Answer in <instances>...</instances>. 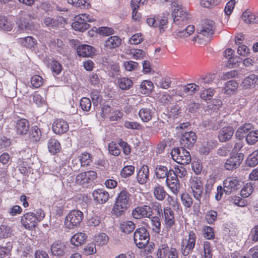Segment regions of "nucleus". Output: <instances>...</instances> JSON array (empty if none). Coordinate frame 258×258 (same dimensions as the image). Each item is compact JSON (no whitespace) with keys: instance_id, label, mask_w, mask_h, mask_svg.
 Returning <instances> with one entry per match:
<instances>
[{"instance_id":"obj_8","label":"nucleus","mask_w":258,"mask_h":258,"mask_svg":"<svg viewBox=\"0 0 258 258\" xmlns=\"http://www.w3.org/2000/svg\"><path fill=\"white\" fill-rule=\"evenodd\" d=\"M196 240V235L195 233L192 231H190L188 239H185L186 243L185 244L183 240L181 242V252L183 255L186 256L192 251L195 246Z\"/></svg>"},{"instance_id":"obj_9","label":"nucleus","mask_w":258,"mask_h":258,"mask_svg":"<svg viewBox=\"0 0 258 258\" xmlns=\"http://www.w3.org/2000/svg\"><path fill=\"white\" fill-rule=\"evenodd\" d=\"M215 31L214 22L211 20L203 21L197 28V32L205 36L212 35Z\"/></svg>"},{"instance_id":"obj_60","label":"nucleus","mask_w":258,"mask_h":258,"mask_svg":"<svg viewBox=\"0 0 258 258\" xmlns=\"http://www.w3.org/2000/svg\"><path fill=\"white\" fill-rule=\"evenodd\" d=\"M96 252V245L94 243H88L84 248L83 253L86 255L92 254Z\"/></svg>"},{"instance_id":"obj_50","label":"nucleus","mask_w":258,"mask_h":258,"mask_svg":"<svg viewBox=\"0 0 258 258\" xmlns=\"http://www.w3.org/2000/svg\"><path fill=\"white\" fill-rule=\"evenodd\" d=\"M215 92V90L211 88L205 89L201 92L200 97L204 100H210L213 97Z\"/></svg>"},{"instance_id":"obj_35","label":"nucleus","mask_w":258,"mask_h":258,"mask_svg":"<svg viewBox=\"0 0 258 258\" xmlns=\"http://www.w3.org/2000/svg\"><path fill=\"white\" fill-rule=\"evenodd\" d=\"M238 86V84L235 81H228L223 89V92L228 95L233 94L237 90Z\"/></svg>"},{"instance_id":"obj_47","label":"nucleus","mask_w":258,"mask_h":258,"mask_svg":"<svg viewBox=\"0 0 258 258\" xmlns=\"http://www.w3.org/2000/svg\"><path fill=\"white\" fill-rule=\"evenodd\" d=\"M59 23L58 20L49 17H45L43 19V24L47 27L55 28L58 27Z\"/></svg>"},{"instance_id":"obj_57","label":"nucleus","mask_w":258,"mask_h":258,"mask_svg":"<svg viewBox=\"0 0 258 258\" xmlns=\"http://www.w3.org/2000/svg\"><path fill=\"white\" fill-rule=\"evenodd\" d=\"M151 223L153 226V230L157 233H159L161 230V222L159 217L158 216L152 217Z\"/></svg>"},{"instance_id":"obj_10","label":"nucleus","mask_w":258,"mask_h":258,"mask_svg":"<svg viewBox=\"0 0 258 258\" xmlns=\"http://www.w3.org/2000/svg\"><path fill=\"white\" fill-rule=\"evenodd\" d=\"M224 191L230 195L240 188V181L235 177H229L223 181Z\"/></svg>"},{"instance_id":"obj_6","label":"nucleus","mask_w":258,"mask_h":258,"mask_svg":"<svg viewBox=\"0 0 258 258\" xmlns=\"http://www.w3.org/2000/svg\"><path fill=\"white\" fill-rule=\"evenodd\" d=\"M97 178L96 172L90 170L78 174L76 177V182L83 187H87L92 185V182Z\"/></svg>"},{"instance_id":"obj_51","label":"nucleus","mask_w":258,"mask_h":258,"mask_svg":"<svg viewBox=\"0 0 258 258\" xmlns=\"http://www.w3.org/2000/svg\"><path fill=\"white\" fill-rule=\"evenodd\" d=\"M135 169V167L132 165L125 166L120 171V175L123 178L128 177L133 174Z\"/></svg>"},{"instance_id":"obj_26","label":"nucleus","mask_w":258,"mask_h":258,"mask_svg":"<svg viewBox=\"0 0 258 258\" xmlns=\"http://www.w3.org/2000/svg\"><path fill=\"white\" fill-rule=\"evenodd\" d=\"M19 30L20 32H26L27 33L34 29V27L32 22L28 21L26 18H21L17 22Z\"/></svg>"},{"instance_id":"obj_20","label":"nucleus","mask_w":258,"mask_h":258,"mask_svg":"<svg viewBox=\"0 0 258 258\" xmlns=\"http://www.w3.org/2000/svg\"><path fill=\"white\" fill-rule=\"evenodd\" d=\"M50 250L53 255L62 256L65 254L66 246L60 241H55L51 244Z\"/></svg>"},{"instance_id":"obj_53","label":"nucleus","mask_w":258,"mask_h":258,"mask_svg":"<svg viewBox=\"0 0 258 258\" xmlns=\"http://www.w3.org/2000/svg\"><path fill=\"white\" fill-rule=\"evenodd\" d=\"M190 183L192 191L204 187L203 182L200 179L197 177H193L191 179Z\"/></svg>"},{"instance_id":"obj_33","label":"nucleus","mask_w":258,"mask_h":258,"mask_svg":"<svg viewBox=\"0 0 258 258\" xmlns=\"http://www.w3.org/2000/svg\"><path fill=\"white\" fill-rule=\"evenodd\" d=\"M87 235L85 233L79 232L74 234L71 238V243L75 245L79 246L84 243L87 239Z\"/></svg>"},{"instance_id":"obj_38","label":"nucleus","mask_w":258,"mask_h":258,"mask_svg":"<svg viewBox=\"0 0 258 258\" xmlns=\"http://www.w3.org/2000/svg\"><path fill=\"white\" fill-rule=\"evenodd\" d=\"M208 122V127L214 131L217 130L223 123V120L220 117H212Z\"/></svg>"},{"instance_id":"obj_63","label":"nucleus","mask_w":258,"mask_h":258,"mask_svg":"<svg viewBox=\"0 0 258 258\" xmlns=\"http://www.w3.org/2000/svg\"><path fill=\"white\" fill-rule=\"evenodd\" d=\"M212 76L213 75L209 76L201 77L197 80V83L199 84L200 86L210 84L213 81Z\"/></svg>"},{"instance_id":"obj_40","label":"nucleus","mask_w":258,"mask_h":258,"mask_svg":"<svg viewBox=\"0 0 258 258\" xmlns=\"http://www.w3.org/2000/svg\"><path fill=\"white\" fill-rule=\"evenodd\" d=\"M246 164L250 167L258 164V149L249 155L246 160Z\"/></svg>"},{"instance_id":"obj_59","label":"nucleus","mask_w":258,"mask_h":258,"mask_svg":"<svg viewBox=\"0 0 258 258\" xmlns=\"http://www.w3.org/2000/svg\"><path fill=\"white\" fill-rule=\"evenodd\" d=\"M43 79L39 75H35L31 78V83L32 86L37 88L42 85Z\"/></svg>"},{"instance_id":"obj_5","label":"nucleus","mask_w":258,"mask_h":258,"mask_svg":"<svg viewBox=\"0 0 258 258\" xmlns=\"http://www.w3.org/2000/svg\"><path fill=\"white\" fill-rule=\"evenodd\" d=\"M84 214L82 212L78 210H72L67 216L64 225L68 229H73L82 222Z\"/></svg>"},{"instance_id":"obj_17","label":"nucleus","mask_w":258,"mask_h":258,"mask_svg":"<svg viewBox=\"0 0 258 258\" xmlns=\"http://www.w3.org/2000/svg\"><path fill=\"white\" fill-rule=\"evenodd\" d=\"M92 195L94 201L98 204H104L109 199V195L107 191L104 189H97L95 190Z\"/></svg>"},{"instance_id":"obj_16","label":"nucleus","mask_w":258,"mask_h":258,"mask_svg":"<svg viewBox=\"0 0 258 258\" xmlns=\"http://www.w3.org/2000/svg\"><path fill=\"white\" fill-rule=\"evenodd\" d=\"M52 128L55 134L60 135L66 133L69 127L67 121L62 119H57L54 121Z\"/></svg>"},{"instance_id":"obj_54","label":"nucleus","mask_w":258,"mask_h":258,"mask_svg":"<svg viewBox=\"0 0 258 258\" xmlns=\"http://www.w3.org/2000/svg\"><path fill=\"white\" fill-rule=\"evenodd\" d=\"M81 161V166H85L89 165L92 162V157L88 153H84L79 157Z\"/></svg>"},{"instance_id":"obj_37","label":"nucleus","mask_w":258,"mask_h":258,"mask_svg":"<svg viewBox=\"0 0 258 258\" xmlns=\"http://www.w3.org/2000/svg\"><path fill=\"white\" fill-rule=\"evenodd\" d=\"M19 42L24 46L27 48H32L36 45V40L31 36H28L24 38H20Z\"/></svg>"},{"instance_id":"obj_25","label":"nucleus","mask_w":258,"mask_h":258,"mask_svg":"<svg viewBox=\"0 0 258 258\" xmlns=\"http://www.w3.org/2000/svg\"><path fill=\"white\" fill-rule=\"evenodd\" d=\"M149 177V171L148 166L146 165H144L137 173V180L140 184H143L147 182Z\"/></svg>"},{"instance_id":"obj_34","label":"nucleus","mask_w":258,"mask_h":258,"mask_svg":"<svg viewBox=\"0 0 258 258\" xmlns=\"http://www.w3.org/2000/svg\"><path fill=\"white\" fill-rule=\"evenodd\" d=\"M117 83L119 88L122 90L130 89L133 85V81L126 77H122L117 79Z\"/></svg>"},{"instance_id":"obj_2","label":"nucleus","mask_w":258,"mask_h":258,"mask_svg":"<svg viewBox=\"0 0 258 258\" xmlns=\"http://www.w3.org/2000/svg\"><path fill=\"white\" fill-rule=\"evenodd\" d=\"M44 217V213L41 209L37 210L36 213L28 212L21 218L22 225L27 229L32 230L36 226L38 222Z\"/></svg>"},{"instance_id":"obj_4","label":"nucleus","mask_w":258,"mask_h":258,"mask_svg":"<svg viewBox=\"0 0 258 258\" xmlns=\"http://www.w3.org/2000/svg\"><path fill=\"white\" fill-rule=\"evenodd\" d=\"M172 159L181 165L188 164L191 160L189 152L184 147L174 148L171 152Z\"/></svg>"},{"instance_id":"obj_21","label":"nucleus","mask_w":258,"mask_h":258,"mask_svg":"<svg viewBox=\"0 0 258 258\" xmlns=\"http://www.w3.org/2000/svg\"><path fill=\"white\" fill-rule=\"evenodd\" d=\"M234 130L231 126H225L219 132L218 139L221 142H225L229 140L233 136Z\"/></svg>"},{"instance_id":"obj_56","label":"nucleus","mask_w":258,"mask_h":258,"mask_svg":"<svg viewBox=\"0 0 258 258\" xmlns=\"http://www.w3.org/2000/svg\"><path fill=\"white\" fill-rule=\"evenodd\" d=\"M80 106L83 110L88 111L91 108V101L87 97H83L80 100Z\"/></svg>"},{"instance_id":"obj_48","label":"nucleus","mask_w":258,"mask_h":258,"mask_svg":"<svg viewBox=\"0 0 258 258\" xmlns=\"http://www.w3.org/2000/svg\"><path fill=\"white\" fill-rule=\"evenodd\" d=\"M141 92L143 94H148L153 89V84L152 82L148 80L143 81L140 85Z\"/></svg>"},{"instance_id":"obj_23","label":"nucleus","mask_w":258,"mask_h":258,"mask_svg":"<svg viewBox=\"0 0 258 258\" xmlns=\"http://www.w3.org/2000/svg\"><path fill=\"white\" fill-rule=\"evenodd\" d=\"M121 43V38L117 36H112L105 41L104 46L106 50H110L118 47Z\"/></svg>"},{"instance_id":"obj_18","label":"nucleus","mask_w":258,"mask_h":258,"mask_svg":"<svg viewBox=\"0 0 258 258\" xmlns=\"http://www.w3.org/2000/svg\"><path fill=\"white\" fill-rule=\"evenodd\" d=\"M172 15L174 23L176 25H180V22L184 23L189 18L188 15L181 9H175Z\"/></svg>"},{"instance_id":"obj_42","label":"nucleus","mask_w":258,"mask_h":258,"mask_svg":"<svg viewBox=\"0 0 258 258\" xmlns=\"http://www.w3.org/2000/svg\"><path fill=\"white\" fill-rule=\"evenodd\" d=\"M246 141L249 145H254L258 141V130L251 131L246 136Z\"/></svg>"},{"instance_id":"obj_7","label":"nucleus","mask_w":258,"mask_h":258,"mask_svg":"<svg viewBox=\"0 0 258 258\" xmlns=\"http://www.w3.org/2000/svg\"><path fill=\"white\" fill-rule=\"evenodd\" d=\"M94 21L92 16L86 14L80 15L76 22L73 23L72 27L76 30L84 31L90 28V25L87 22H92Z\"/></svg>"},{"instance_id":"obj_46","label":"nucleus","mask_w":258,"mask_h":258,"mask_svg":"<svg viewBox=\"0 0 258 258\" xmlns=\"http://www.w3.org/2000/svg\"><path fill=\"white\" fill-rule=\"evenodd\" d=\"M41 136L40 130L37 126H32L30 132V138L32 141H38Z\"/></svg>"},{"instance_id":"obj_29","label":"nucleus","mask_w":258,"mask_h":258,"mask_svg":"<svg viewBox=\"0 0 258 258\" xmlns=\"http://www.w3.org/2000/svg\"><path fill=\"white\" fill-rule=\"evenodd\" d=\"M47 147L49 152L53 155H54L60 152L61 146L59 142L56 139L51 138L48 140L47 142Z\"/></svg>"},{"instance_id":"obj_36","label":"nucleus","mask_w":258,"mask_h":258,"mask_svg":"<svg viewBox=\"0 0 258 258\" xmlns=\"http://www.w3.org/2000/svg\"><path fill=\"white\" fill-rule=\"evenodd\" d=\"M242 18L247 24L258 23V16H255L248 11H245L243 13Z\"/></svg>"},{"instance_id":"obj_28","label":"nucleus","mask_w":258,"mask_h":258,"mask_svg":"<svg viewBox=\"0 0 258 258\" xmlns=\"http://www.w3.org/2000/svg\"><path fill=\"white\" fill-rule=\"evenodd\" d=\"M94 48L87 44L79 45L77 48L78 54L83 57L90 56L94 53Z\"/></svg>"},{"instance_id":"obj_44","label":"nucleus","mask_w":258,"mask_h":258,"mask_svg":"<svg viewBox=\"0 0 258 258\" xmlns=\"http://www.w3.org/2000/svg\"><path fill=\"white\" fill-rule=\"evenodd\" d=\"M68 2L76 8L88 9L90 7L86 0H68Z\"/></svg>"},{"instance_id":"obj_31","label":"nucleus","mask_w":258,"mask_h":258,"mask_svg":"<svg viewBox=\"0 0 258 258\" xmlns=\"http://www.w3.org/2000/svg\"><path fill=\"white\" fill-rule=\"evenodd\" d=\"M195 31L194 25H188L185 29L178 30L174 32V35L175 37L185 38L190 35Z\"/></svg>"},{"instance_id":"obj_19","label":"nucleus","mask_w":258,"mask_h":258,"mask_svg":"<svg viewBox=\"0 0 258 258\" xmlns=\"http://www.w3.org/2000/svg\"><path fill=\"white\" fill-rule=\"evenodd\" d=\"M164 222L167 228H172L175 224L174 212L169 207L164 209Z\"/></svg>"},{"instance_id":"obj_30","label":"nucleus","mask_w":258,"mask_h":258,"mask_svg":"<svg viewBox=\"0 0 258 258\" xmlns=\"http://www.w3.org/2000/svg\"><path fill=\"white\" fill-rule=\"evenodd\" d=\"M154 112L149 108H142L139 112V115L142 120L144 122H148L150 120L153 115Z\"/></svg>"},{"instance_id":"obj_32","label":"nucleus","mask_w":258,"mask_h":258,"mask_svg":"<svg viewBox=\"0 0 258 258\" xmlns=\"http://www.w3.org/2000/svg\"><path fill=\"white\" fill-rule=\"evenodd\" d=\"M154 196L159 201H163L165 199L167 193L164 188V187L157 183L154 187Z\"/></svg>"},{"instance_id":"obj_39","label":"nucleus","mask_w":258,"mask_h":258,"mask_svg":"<svg viewBox=\"0 0 258 258\" xmlns=\"http://www.w3.org/2000/svg\"><path fill=\"white\" fill-rule=\"evenodd\" d=\"M170 16L169 13L163 14V16L158 19L157 22L158 23V26L161 33H163L165 31L167 28L168 24V17Z\"/></svg>"},{"instance_id":"obj_41","label":"nucleus","mask_w":258,"mask_h":258,"mask_svg":"<svg viewBox=\"0 0 258 258\" xmlns=\"http://www.w3.org/2000/svg\"><path fill=\"white\" fill-rule=\"evenodd\" d=\"M214 143L211 141H204L200 148V152L204 155H208L213 149Z\"/></svg>"},{"instance_id":"obj_12","label":"nucleus","mask_w":258,"mask_h":258,"mask_svg":"<svg viewBox=\"0 0 258 258\" xmlns=\"http://www.w3.org/2000/svg\"><path fill=\"white\" fill-rule=\"evenodd\" d=\"M197 140V137L196 133L190 131L182 134L180 137V143L183 147L190 149L194 146Z\"/></svg>"},{"instance_id":"obj_62","label":"nucleus","mask_w":258,"mask_h":258,"mask_svg":"<svg viewBox=\"0 0 258 258\" xmlns=\"http://www.w3.org/2000/svg\"><path fill=\"white\" fill-rule=\"evenodd\" d=\"M181 201L183 205L187 208L190 207L193 203L192 198L187 194L182 195Z\"/></svg>"},{"instance_id":"obj_15","label":"nucleus","mask_w":258,"mask_h":258,"mask_svg":"<svg viewBox=\"0 0 258 258\" xmlns=\"http://www.w3.org/2000/svg\"><path fill=\"white\" fill-rule=\"evenodd\" d=\"M258 85V76L251 74L245 77L242 81L240 86L243 89H252Z\"/></svg>"},{"instance_id":"obj_3","label":"nucleus","mask_w":258,"mask_h":258,"mask_svg":"<svg viewBox=\"0 0 258 258\" xmlns=\"http://www.w3.org/2000/svg\"><path fill=\"white\" fill-rule=\"evenodd\" d=\"M150 236L148 230L144 227L137 228L134 234V240L136 246L140 249L145 248L149 243Z\"/></svg>"},{"instance_id":"obj_43","label":"nucleus","mask_w":258,"mask_h":258,"mask_svg":"<svg viewBox=\"0 0 258 258\" xmlns=\"http://www.w3.org/2000/svg\"><path fill=\"white\" fill-rule=\"evenodd\" d=\"M120 228L122 232L129 234L135 228V224L131 221H127L120 224Z\"/></svg>"},{"instance_id":"obj_22","label":"nucleus","mask_w":258,"mask_h":258,"mask_svg":"<svg viewBox=\"0 0 258 258\" xmlns=\"http://www.w3.org/2000/svg\"><path fill=\"white\" fill-rule=\"evenodd\" d=\"M194 197L199 202V204L202 203H207L209 200V195L208 191L205 190L204 187L201 189H197L192 191Z\"/></svg>"},{"instance_id":"obj_24","label":"nucleus","mask_w":258,"mask_h":258,"mask_svg":"<svg viewBox=\"0 0 258 258\" xmlns=\"http://www.w3.org/2000/svg\"><path fill=\"white\" fill-rule=\"evenodd\" d=\"M177 178L174 172V170L172 169L170 170V172H169V175L166 178V183L172 190L177 189L179 186Z\"/></svg>"},{"instance_id":"obj_64","label":"nucleus","mask_w":258,"mask_h":258,"mask_svg":"<svg viewBox=\"0 0 258 258\" xmlns=\"http://www.w3.org/2000/svg\"><path fill=\"white\" fill-rule=\"evenodd\" d=\"M123 66L126 71H132L136 70L138 67V63L134 61H125Z\"/></svg>"},{"instance_id":"obj_11","label":"nucleus","mask_w":258,"mask_h":258,"mask_svg":"<svg viewBox=\"0 0 258 258\" xmlns=\"http://www.w3.org/2000/svg\"><path fill=\"white\" fill-rule=\"evenodd\" d=\"M133 217L136 219L150 218L153 214L152 209L148 205L138 206L132 211Z\"/></svg>"},{"instance_id":"obj_55","label":"nucleus","mask_w":258,"mask_h":258,"mask_svg":"<svg viewBox=\"0 0 258 258\" xmlns=\"http://www.w3.org/2000/svg\"><path fill=\"white\" fill-rule=\"evenodd\" d=\"M0 28L7 31L12 29V24L4 16H0Z\"/></svg>"},{"instance_id":"obj_14","label":"nucleus","mask_w":258,"mask_h":258,"mask_svg":"<svg viewBox=\"0 0 258 258\" xmlns=\"http://www.w3.org/2000/svg\"><path fill=\"white\" fill-rule=\"evenodd\" d=\"M14 126L15 130L18 135H25L29 130V122L25 118L19 119L15 122Z\"/></svg>"},{"instance_id":"obj_58","label":"nucleus","mask_w":258,"mask_h":258,"mask_svg":"<svg viewBox=\"0 0 258 258\" xmlns=\"http://www.w3.org/2000/svg\"><path fill=\"white\" fill-rule=\"evenodd\" d=\"M253 190V186L251 184L246 183L241 190V196L243 198L249 197Z\"/></svg>"},{"instance_id":"obj_1","label":"nucleus","mask_w":258,"mask_h":258,"mask_svg":"<svg viewBox=\"0 0 258 258\" xmlns=\"http://www.w3.org/2000/svg\"><path fill=\"white\" fill-rule=\"evenodd\" d=\"M131 195L125 188H123L116 198L114 205L112 209V213L116 217L123 214L130 206L132 201Z\"/></svg>"},{"instance_id":"obj_27","label":"nucleus","mask_w":258,"mask_h":258,"mask_svg":"<svg viewBox=\"0 0 258 258\" xmlns=\"http://www.w3.org/2000/svg\"><path fill=\"white\" fill-rule=\"evenodd\" d=\"M171 170V168L168 169L166 166L157 165L155 168L154 171L155 175L158 179H164L167 177Z\"/></svg>"},{"instance_id":"obj_13","label":"nucleus","mask_w":258,"mask_h":258,"mask_svg":"<svg viewBox=\"0 0 258 258\" xmlns=\"http://www.w3.org/2000/svg\"><path fill=\"white\" fill-rule=\"evenodd\" d=\"M243 159V153L234 154L226 160L224 167L228 170L235 169L240 166Z\"/></svg>"},{"instance_id":"obj_61","label":"nucleus","mask_w":258,"mask_h":258,"mask_svg":"<svg viewBox=\"0 0 258 258\" xmlns=\"http://www.w3.org/2000/svg\"><path fill=\"white\" fill-rule=\"evenodd\" d=\"M98 33L104 36H109L114 33V30L110 27H101L98 29Z\"/></svg>"},{"instance_id":"obj_49","label":"nucleus","mask_w":258,"mask_h":258,"mask_svg":"<svg viewBox=\"0 0 258 258\" xmlns=\"http://www.w3.org/2000/svg\"><path fill=\"white\" fill-rule=\"evenodd\" d=\"M200 86L194 83L188 84L183 87V91L187 95H192L196 91L199 90Z\"/></svg>"},{"instance_id":"obj_52","label":"nucleus","mask_w":258,"mask_h":258,"mask_svg":"<svg viewBox=\"0 0 258 258\" xmlns=\"http://www.w3.org/2000/svg\"><path fill=\"white\" fill-rule=\"evenodd\" d=\"M11 228L7 225H1L0 226V237L7 238L12 234Z\"/></svg>"},{"instance_id":"obj_45","label":"nucleus","mask_w":258,"mask_h":258,"mask_svg":"<svg viewBox=\"0 0 258 258\" xmlns=\"http://www.w3.org/2000/svg\"><path fill=\"white\" fill-rule=\"evenodd\" d=\"M101 219L99 216L93 214L87 218V224L90 227H96L100 223Z\"/></svg>"}]
</instances>
